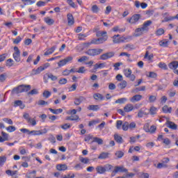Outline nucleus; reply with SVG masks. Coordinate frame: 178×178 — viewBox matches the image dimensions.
Here are the masks:
<instances>
[{
	"mask_svg": "<svg viewBox=\"0 0 178 178\" xmlns=\"http://www.w3.org/2000/svg\"><path fill=\"white\" fill-rule=\"evenodd\" d=\"M43 97L44 98H49V97H51V92L48 90H44L43 92Z\"/></svg>",
	"mask_w": 178,
	"mask_h": 178,
	"instance_id": "nucleus-59",
	"label": "nucleus"
},
{
	"mask_svg": "<svg viewBox=\"0 0 178 178\" xmlns=\"http://www.w3.org/2000/svg\"><path fill=\"white\" fill-rule=\"evenodd\" d=\"M168 127L169 129H172V130H177V124H175V122L168 121Z\"/></svg>",
	"mask_w": 178,
	"mask_h": 178,
	"instance_id": "nucleus-28",
	"label": "nucleus"
},
{
	"mask_svg": "<svg viewBox=\"0 0 178 178\" xmlns=\"http://www.w3.org/2000/svg\"><path fill=\"white\" fill-rule=\"evenodd\" d=\"M88 111H93L94 112H97V111H99V106L98 105H89L88 106Z\"/></svg>",
	"mask_w": 178,
	"mask_h": 178,
	"instance_id": "nucleus-24",
	"label": "nucleus"
},
{
	"mask_svg": "<svg viewBox=\"0 0 178 178\" xmlns=\"http://www.w3.org/2000/svg\"><path fill=\"white\" fill-rule=\"evenodd\" d=\"M118 87H120L121 90H123V88H126V87H127V81H122V82L118 84Z\"/></svg>",
	"mask_w": 178,
	"mask_h": 178,
	"instance_id": "nucleus-40",
	"label": "nucleus"
},
{
	"mask_svg": "<svg viewBox=\"0 0 178 178\" xmlns=\"http://www.w3.org/2000/svg\"><path fill=\"white\" fill-rule=\"evenodd\" d=\"M118 37H120V35H115L113 37V42L114 43V44H120V42H124V40H126V39H119V38H118Z\"/></svg>",
	"mask_w": 178,
	"mask_h": 178,
	"instance_id": "nucleus-15",
	"label": "nucleus"
},
{
	"mask_svg": "<svg viewBox=\"0 0 178 178\" xmlns=\"http://www.w3.org/2000/svg\"><path fill=\"white\" fill-rule=\"evenodd\" d=\"M84 101H86V97L83 96H79V97L74 99V104L76 106H79V105H80L81 102H84Z\"/></svg>",
	"mask_w": 178,
	"mask_h": 178,
	"instance_id": "nucleus-12",
	"label": "nucleus"
},
{
	"mask_svg": "<svg viewBox=\"0 0 178 178\" xmlns=\"http://www.w3.org/2000/svg\"><path fill=\"white\" fill-rule=\"evenodd\" d=\"M144 58L145 59H147V60H152L154 58V54H152L149 55V53L147 51Z\"/></svg>",
	"mask_w": 178,
	"mask_h": 178,
	"instance_id": "nucleus-35",
	"label": "nucleus"
},
{
	"mask_svg": "<svg viewBox=\"0 0 178 178\" xmlns=\"http://www.w3.org/2000/svg\"><path fill=\"white\" fill-rule=\"evenodd\" d=\"M93 98L98 101V99H100V101H104L105 99V97L100 93H95L93 95Z\"/></svg>",
	"mask_w": 178,
	"mask_h": 178,
	"instance_id": "nucleus-25",
	"label": "nucleus"
},
{
	"mask_svg": "<svg viewBox=\"0 0 178 178\" xmlns=\"http://www.w3.org/2000/svg\"><path fill=\"white\" fill-rule=\"evenodd\" d=\"M1 136L3 141H8L9 140V134H8L6 132H1Z\"/></svg>",
	"mask_w": 178,
	"mask_h": 178,
	"instance_id": "nucleus-43",
	"label": "nucleus"
},
{
	"mask_svg": "<svg viewBox=\"0 0 178 178\" xmlns=\"http://www.w3.org/2000/svg\"><path fill=\"white\" fill-rule=\"evenodd\" d=\"M22 2H29L25 3L24 5H33V3H35V0H21Z\"/></svg>",
	"mask_w": 178,
	"mask_h": 178,
	"instance_id": "nucleus-54",
	"label": "nucleus"
},
{
	"mask_svg": "<svg viewBox=\"0 0 178 178\" xmlns=\"http://www.w3.org/2000/svg\"><path fill=\"white\" fill-rule=\"evenodd\" d=\"M147 77H149L150 79H156L158 74L154 72H150L146 74Z\"/></svg>",
	"mask_w": 178,
	"mask_h": 178,
	"instance_id": "nucleus-37",
	"label": "nucleus"
},
{
	"mask_svg": "<svg viewBox=\"0 0 178 178\" xmlns=\"http://www.w3.org/2000/svg\"><path fill=\"white\" fill-rule=\"evenodd\" d=\"M159 67L163 69L164 70H168V65L165 63H159Z\"/></svg>",
	"mask_w": 178,
	"mask_h": 178,
	"instance_id": "nucleus-51",
	"label": "nucleus"
},
{
	"mask_svg": "<svg viewBox=\"0 0 178 178\" xmlns=\"http://www.w3.org/2000/svg\"><path fill=\"white\" fill-rule=\"evenodd\" d=\"M115 155L118 159H120L124 156V152H123V151L118 150L115 152Z\"/></svg>",
	"mask_w": 178,
	"mask_h": 178,
	"instance_id": "nucleus-32",
	"label": "nucleus"
},
{
	"mask_svg": "<svg viewBox=\"0 0 178 178\" xmlns=\"http://www.w3.org/2000/svg\"><path fill=\"white\" fill-rule=\"evenodd\" d=\"M86 37H87V34L79 33L78 35V39L81 41L86 40V39H84V38H86Z\"/></svg>",
	"mask_w": 178,
	"mask_h": 178,
	"instance_id": "nucleus-58",
	"label": "nucleus"
},
{
	"mask_svg": "<svg viewBox=\"0 0 178 178\" xmlns=\"http://www.w3.org/2000/svg\"><path fill=\"white\" fill-rule=\"evenodd\" d=\"M6 129L7 131H8V133H13V131H16V127H15L14 126H9Z\"/></svg>",
	"mask_w": 178,
	"mask_h": 178,
	"instance_id": "nucleus-47",
	"label": "nucleus"
},
{
	"mask_svg": "<svg viewBox=\"0 0 178 178\" xmlns=\"http://www.w3.org/2000/svg\"><path fill=\"white\" fill-rule=\"evenodd\" d=\"M118 172L121 173H126L127 172V169L123 166H115L113 170V173H118Z\"/></svg>",
	"mask_w": 178,
	"mask_h": 178,
	"instance_id": "nucleus-11",
	"label": "nucleus"
},
{
	"mask_svg": "<svg viewBox=\"0 0 178 178\" xmlns=\"http://www.w3.org/2000/svg\"><path fill=\"white\" fill-rule=\"evenodd\" d=\"M150 115H156V108L152 106L149 110Z\"/></svg>",
	"mask_w": 178,
	"mask_h": 178,
	"instance_id": "nucleus-60",
	"label": "nucleus"
},
{
	"mask_svg": "<svg viewBox=\"0 0 178 178\" xmlns=\"http://www.w3.org/2000/svg\"><path fill=\"white\" fill-rule=\"evenodd\" d=\"M41 72H44V71L42 70V67L40 66L38 67L36 70L35 69L32 70V74L33 76H36V74H40Z\"/></svg>",
	"mask_w": 178,
	"mask_h": 178,
	"instance_id": "nucleus-27",
	"label": "nucleus"
},
{
	"mask_svg": "<svg viewBox=\"0 0 178 178\" xmlns=\"http://www.w3.org/2000/svg\"><path fill=\"white\" fill-rule=\"evenodd\" d=\"M134 110V106L131 104H127L124 107V111L129 113L131 112V111Z\"/></svg>",
	"mask_w": 178,
	"mask_h": 178,
	"instance_id": "nucleus-16",
	"label": "nucleus"
},
{
	"mask_svg": "<svg viewBox=\"0 0 178 178\" xmlns=\"http://www.w3.org/2000/svg\"><path fill=\"white\" fill-rule=\"evenodd\" d=\"M127 101V98L126 97H122L117 99L115 101V104H124Z\"/></svg>",
	"mask_w": 178,
	"mask_h": 178,
	"instance_id": "nucleus-44",
	"label": "nucleus"
},
{
	"mask_svg": "<svg viewBox=\"0 0 178 178\" xmlns=\"http://www.w3.org/2000/svg\"><path fill=\"white\" fill-rule=\"evenodd\" d=\"M162 111L164 113H172V108L165 105L162 108Z\"/></svg>",
	"mask_w": 178,
	"mask_h": 178,
	"instance_id": "nucleus-29",
	"label": "nucleus"
},
{
	"mask_svg": "<svg viewBox=\"0 0 178 178\" xmlns=\"http://www.w3.org/2000/svg\"><path fill=\"white\" fill-rule=\"evenodd\" d=\"M49 111H50L51 113H54V115H59V113H62L63 112V110L62 108L54 109L49 108Z\"/></svg>",
	"mask_w": 178,
	"mask_h": 178,
	"instance_id": "nucleus-23",
	"label": "nucleus"
},
{
	"mask_svg": "<svg viewBox=\"0 0 178 178\" xmlns=\"http://www.w3.org/2000/svg\"><path fill=\"white\" fill-rule=\"evenodd\" d=\"M94 136L92 135H87L85 138H84V141H86V143H88V141H90V140H93Z\"/></svg>",
	"mask_w": 178,
	"mask_h": 178,
	"instance_id": "nucleus-57",
	"label": "nucleus"
},
{
	"mask_svg": "<svg viewBox=\"0 0 178 178\" xmlns=\"http://www.w3.org/2000/svg\"><path fill=\"white\" fill-rule=\"evenodd\" d=\"M62 178H74V174H67V175H64L62 177Z\"/></svg>",
	"mask_w": 178,
	"mask_h": 178,
	"instance_id": "nucleus-64",
	"label": "nucleus"
},
{
	"mask_svg": "<svg viewBox=\"0 0 178 178\" xmlns=\"http://www.w3.org/2000/svg\"><path fill=\"white\" fill-rule=\"evenodd\" d=\"M102 52H104V50L102 49H89L88 51H85V54L89 56H97L102 54Z\"/></svg>",
	"mask_w": 178,
	"mask_h": 178,
	"instance_id": "nucleus-4",
	"label": "nucleus"
},
{
	"mask_svg": "<svg viewBox=\"0 0 178 178\" xmlns=\"http://www.w3.org/2000/svg\"><path fill=\"white\" fill-rule=\"evenodd\" d=\"M112 168H113V166H112L111 165L106 164L104 166L102 165L97 166L95 168V170L97 173H98L99 175H104V173L106 172H109V170H111Z\"/></svg>",
	"mask_w": 178,
	"mask_h": 178,
	"instance_id": "nucleus-3",
	"label": "nucleus"
},
{
	"mask_svg": "<svg viewBox=\"0 0 178 178\" xmlns=\"http://www.w3.org/2000/svg\"><path fill=\"white\" fill-rule=\"evenodd\" d=\"M65 65H67L66 63V61L65 59L60 60L58 63V66L59 67H62V66H65Z\"/></svg>",
	"mask_w": 178,
	"mask_h": 178,
	"instance_id": "nucleus-55",
	"label": "nucleus"
},
{
	"mask_svg": "<svg viewBox=\"0 0 178 178\" xmlns=\"http://www.w3.org/2000/svg\"><path fill=\"white\" fill-rule=\"evenodd\" d=\"M108 35H105L104 37L99 38L97 39H92L91 40V44H94V45H99V44H104L105 41H107Z\"/></svg>",
	"mask_w": 178,
	"mask_h": 178,
	"instance_id": "nucleus-6",
	"label": "nucleus"
},
{
	"mask_svg": "<svg viewBox=\"0 0 178 178\" xmlns=\"http://www.w3.org/2000/svg\"><path fill=\"white\" fill-rule=\"evenodd\" d=\"M79 115H71L67 117L66 120H71V121H74V120H79Z\"/></svg>",
	"mask_w": 178,
	"mask_h": 178,
	"instance_id": "nucleus-42",
	"label": "nucleus"
},
{
	"mask_svg": "<svg viewBox=\"0 0 178 178\" xmlns=\"http://www.w3.org/2000/svg\"><path fill=\"white\" fill-rule=\"evenodd\" d=\"M97 37H104V35H108L105 31H98L96 32Z\"/></svg>",
	"mask_w": 178,
	"mask_h": 178,
	"instance_id": "nucleus-36",
	"label": "nucleus"
},
{
	"mask_svg": "<svg viewBox=\"0 0 178 178\" xmlns=\"http://www.w3.org/2000/svg\"><path fill=\"white\" fill-rule=\"evenodd\" d=\"M68 26H73L74 24V18L73 15L69 13L67 15Z\"/></svg>",
	"mask_w": 178,
	"mask_h": 178,
	"instance_id": "nucleus-14",
	"label": "nucleus"
},
{
	"mask_svg": "<svg viewBox=\"0 0 178 178\" xmlns=\"http://www.w3.org/2000/svg\"><path fill=\"white\" fill-rule=\"evenodd\" d=\"M92 44V43H91V41L90 42H84L78 46L77 48H80V51H83L84 48H88V47H90V45H91Z\"/></svg>",
	"mask_w": 178,
	"mask_h": 178,
	"instance_id": "nucleus-21",
	"label": "nucleus"
},
{
	"mask_svg": "<svg viewBox=\"0 0 178 178\" xmlns=\"http://www.w3.org/2000/svg\"><path fill=\"white\" fill-rule=\"evenodd\" d=\"M141 19V15L140 14H135L131 17L127 18V21L130 24H137L138 23V20Z\"/></svg>",
	"mask_w": 178,
	"mask_h": 178,
	"instance_id": "nucleus-5",
	"label": "nucleus"
},
{
	"mask_svg": "<svg viewBox=\"0 0 178 178\" xmlns=\"http://www.w3.org/2000/svg\"><path fill=\"white\" fill-rule=\"evenodd\" d=\"M156 131V126L155 125H152L150 127H149V132L148 133H150V134H154V133Z\"/></svg>",
	"mask_w": 178,
	"mask_h": 178,
	"instance_id": "nucleus-45",
	"label": "nucleus"
},
{
	"mask_svg": "<svg viewBox=\"0 0 178 178\" xmlns=\"http://www.w3.org/2000/svg\"><path fill=\"white\" fill-rule=\"evenodd\" d=\"M114 56L115 51H109L102 54L99 57V59L100 60H108V59H111V58H113Z\"/></svg>",
	"mask_w": 178,
	"mask_h": 178,
	"instance_id": "nucleus-8",
	"label": "nucleus"
},
{
	"mask_svg": "<svg viewBox=\"0 0 178 178\" xmlns=\"http://www.w3.org/2000/svg\"><path fill=\"white\" fill-rule=\"evenodd\" d=\"M14 53L13 54V58L15 59V62H20V49H19V47H14Z\"/></svg>",
	"mask_w": 178,
	"mask_h": 178,
	"instance_id": "nucleus-10",
	"label": "nucleus"
},
{
	"mask_svg": "<svg viewBox=\"0 0 178 178\" xmlns=\"http://www.w3.org/2000/svg\"><path fill=\"white\" fill-rule=\"evenodd\" d=\"M170 69H172V70H176L178 67V61H172L168 65Z\"/></svg>",
	"mask_w": 178,
	"mask_h": 178,
	"instance_id": "nucleus-26",
	"label": "nucleus"
},
{
	"mask_svg": "<svg viewBox=\"0 0 178 178\" xmlns=\"http://www.w3.org/2000/svg\"><path fill=\"white\" fill-rule=\"evenodd\" d=\"M115 127L118 129V130H121L123 127V121L117 120Z\"/></svg>",
	"mask_w": 178,
	"mask_h": 178,
	"instance_id": "nucleus-33",
	"label": "nucleus"
},
{
	"mask_svg": "<svg viewBox=\"0 0 178 178\" xmlns=\"http://www.w3.org/2000/svg\"><path fill=\"white\" fill-rule=\"evenodd\" d=\"M47 133H48V130L44 128L41 130L30 131L29 136H42V134H47Z\"/></svg>",
	"mask_w": 178,
	"mask_h": 178,
	"instance_id": "nucleus-9",
	"label": "nucleus"
},
{
	"mask_svg": "<svg viewBox=\"0 0 178 178\" xmlns=\"http://www.w3.org/2000/svg\"><path fill=\"white\" fill-rule=\"evenodd\" d=\"M55 49H56V46H53L51 48L47 49V51L44 54V56H48V55H51L55 52Z\"/></svg>",
	"mask_w": 178,
	"mask_h": 178,
	"instance_id": "nucleus-22",
	"label": "nucleus"
},
{
	"mask_svg": "<svg viewBox=\"0 0 178 178\" xmlns=\"http://www.w3.org/2000/svg\"><path fill=\"white\" fill-rule=\"evenodd\" d=\"M44 22L47 23V24H48V26H52V24L55 23V20H54V19L49 18V17L44 18Z\"/></svg>",
	"mask_w": 178,
	"mask_h": 178,
	"instance_id": "nucleus-30",
	"label": "nucleus"
},
{
	"mask_svg": "<svg viewBox=\"0 0 178 178\" xmlns=\"http://www.w3.org/2000/svg\"><path fill=\"white\" fill-rule=\"evenodd\" d=\"M6 162V157L5 156H0V166H3Z\"/></svg>",
	"mask_w": 178,
	"mask_h": 178,
	"instance_id": "nucleus-49",
	"label": "nucleus"
},
{
	"mask_svg": "<svg viewBox=\"0 0 178 178\" xmlns=\"http://www.w3.org/2000/svg\"><path fill=\"white\" fill-rule=\"evenodd\" d=\"M22 41V38L20 36H17L16 39L13 40V44H19Z\"/></svg>",
	"mask_w": 178,
	"mask_h": 178,
	"instance_id": "nucleus-62",
	"label": "nucleus"
},
{
	"mask_svg": "<svg viewBox=\"0 0 178 178\" xmlns=\"http://www.w3.org/2000/svg\"><path fill=\"white\" fill-rule=\"evenodd\" d=\"M165 33V30H163V29L160 28L159 29H157V31H156V35H162V34Z\"/></svg>",
	"mask_w": 178,
	"mask_h": 178,
	"instance_id": "nucleus-50",
	"label": "nucleus"
},
{
	"mask_svg": "<svg viewBox=\"0 0 178 178\" xmlns=\"http://www.w3.org/2000/svg\"><path fill=\"white\" fill-rule=\"evenodd\" d=\"M56 169L59 171L67 170V165L66 164H58L56 165Z\"/></svg>",
	"mask_w": 178,
	"mask_h": 178,
	"instance_id": "nucleus-19",
	"label": "nucleus"
},
{
	"mask_svg": "<svg viewBox=\"0 0 178 178\" xmlns=\"http://www.w3.org/2000/svg\"><path fill=\"white\" fill-rule=\"evenodd\" d=\"M14 106H20L21 109L24 108V105H23V102H22V100H16L14 102Z\"/></svg>",
	"mask_w": 178,
	"mask_h": 178,
	"instance_id": "nucleus-31",
	"label": "nucleus"
},
{
	"mask_svg": "<svg viewBox=\"0 0 178 178\" xmlns=\"http://www.w3.org/2000/svg\"><path fill=\"white\" fill-rule=\"evenodd\" d=\"M31 90V86L30 85H21L17 88H15L12 90L13 94H21V92H27Z\"/></svg>",
	"mask_w": 178,
	"mask_h": 178,
	"instance_id": "nucleus-2",
	"label": "nucleus"
},
{
	"mask_svg": "<svg viewBox=\"0 0 178 178\" xmlns=\"http://www.w3.org/2000/svg\"><path fill=\"white\" fill-rule=\"evenodd\" d=\"M123 73L125 76V77H127L131 80V81H134L136 80V76L134 74H132L133 72L130 68H127L123 70Z\"/></svg>",
	"mask_w": 178,
	"mask_h": 178,
	"instance_id": "nucleus-7",
	"label": "nucleus"
},
{
	"mask_svg": "<svg viewBox=\"0 0 178 178\" xmlns=\"http://www.w3.org/2000/svg\"><path fill=\"white\" fill-rule=\"evenodd\" d=\"M152 24V21L151 20H147L143 23L142 25V27L140 28H137L135 30V32L134 33V37H140V35H143L144 33L148 32L149 30V26Z\"/></svg>",
	"mask_w": 178,
	"mask_h": 178,
	"instance_id": "nucleus-1",
	"label": "nucleus"
},
{
	"mask_svg": "<svg viewBox=\"0 0 178 178\" xmlns=\"http://www.w3.org/2000/svg\"><path fill=\"white\" fill-rule=\"evenodd\" d=\"M91 10L93 13H97L99 12V8H98V6L97 5H93L92 6Z\"/></svg>",
	"mask_w": 178,
	"mask_h": 178,
	"instance_id": "nucleus-46",
	"label": "nucleus"
},
{
	"mask_svg": "<svg viewBox=\"0 0 178 178\" xmlns=\"http://www.w3.org/2000/svg\"><path fill=\"white\" fill-rule=\"evenodd\" d=\"M64 60H65V63H72V60H73V57L72 56H69L67 57H66L65 58H64Z\"/></svg>",
	"mask_w": 178,
	"mask_h": 178,
	"instance_id": "nucleus-53",
	"label": "nucleus"
},
{
	"mask_svg": "<svg viewBox=\"0 0 178 178\" xmlns=\"http://www.w3.org/2000/svg\"><path fill=\"white\" fill-rule=\"evenodd\" d=\"M47 77H48V79H51L52 80V81H56V80H58V76H54L52 74H48Z\"/></svg>",
	"mask_w": 178,
	"mask_h": 178,
	"instance_id": "nucleus-52",
	"label": "nucleus"
},
{
	"mask_svg": "<svg viewBox=\"0 0 178 178\" xmlns=\"http://www.w3.org/2000/svg\"><path fill=\"white\" fill-rule=\"evenodd\" d=\"M142 99H143V95H135L134 97L129 99V101H131L132 103L134 104V102H138L139 101H141Z\"/></svg>",
	"mask_w": 178,
	"mask_h": 178,
	"instance_id": "nucleus-13",
	"label": "nucleus"
},
{
	"mask_svg": "<svg viewBox=\"0 0 178 178\" xmlns=\"http://www.w3.org/2000/svg\"><path fill=\"white\" fill-rule=\"evenodd\" d=\"M114 140L116 143H118V144H122L123 143V138L118 134H114Z\"/></svg>",
	"mask_w": 178,
	"mask_h": 178,
	"instance_id": "nucleus-20",
	"label": "nucleus"
},
{
	"mask_svg": "<svg viewBox=\"0 0 178 178\" xmlns=\"http://www.w3.org/2000/svg\"><path fill=\"white\" fill-rule=\"evenodd\" d=\"M36 173H37V171L33 170V171L30 172L29 173H27V174L26 175V177H27V178H33V177H35Z\"/></svg>",
	"mask_w": 178,
	"mask_h": 178,
	"instance_id": "nucleus-39",
	"label": "nucleus"
},
{
	"mask_svg": "<svg viewBox=\"0 0 178 178\" xmlns=\"http://www.w3.org/2000/svg\"><path fill=\"white\" fill-rule=\"evenodd\" d=\"M104 67H105V63H96L94 65L95 70H97V69H104Z\"/></svg>",
	"mask_w": 178,
	"mask_h": 178,
	"instance_id": "nucleus-34",
	"label": "nucleus"
},
{
	"mask_svg": "<svg viewBox=\"0 0 178 178\" xmlns=\"http://www.w3.org/2000/svg\"><path fill=\"white\" fill-rule=\"evenodd\" d=\"M109 155H111V154L108 152H103L99 155L98 159H108V158H109Z\"/></svg>",
	"mask_w": 178,
	"mask_h": 178,
	"instance_id": "nucleus-17",
	"label": "nucleus"
},
{
	"mask_svg": "<svg viewBox=\"0 0 178 178\" xmlns=\"http://www.w3.org/2000/svg\"><path fill=\"white\" fill-rule=\"evenodd\" d=\"M35 119V117H34L33 118H31L27 122L28 123H29V124H31L32 126H35L37 124V120Z\"/></svg>",
	"mask_w": 178,
	"mask_h": 178,
	"instance_id": "nucleus-38",
	"label": "nucleus"
},
{
	"mask_svg": "<svg viewBox=\"0 0 178 178\" xmlns=\"http://www.w3.org/2000/svg\"><path fill=\"white\" fill-rule=\"evenodd\" d=\"M13 62L12 58L8 59L6 62V66H7V67H12V66H13Z\"/></svg>",
	"mask_w": 178,
	"mask_h": 178,
	"instance_id": "nucleus-41",
	"label": "nucleus"
},
{
	"mask_svg": "<svg viewBox=\"0 0 178 178\" xmlns=\"http://www.w3.org/2000/svg\"><path fill=\"white\" fill-rule=\"evenodd\" d=\"M113 31H114V32H116V31H119V33H123V32H124V29H119V26H114L113 28Z\"/></svg>",
	"mask_w": 178,
	"mask_h": 178,
	"instance_id": "nucleus-56",
	"label": "nucleus"
},
{
	"mask_svg": "<svg viewBox=\"0 0 178 178\" xmlns=\"http://www.w3.org/2000/svg\"><path fill=\"white\" fill-rule=\"evenodd\" d=\"M92 143H97V144L99 145H102V144H104V140L98 137H93V140L91 142V144H92Z\"/></svg>",
	"mask_w": 178,
	"mask_h": 178,
	"instance_id": "nucleus-18",
	"label": "nucleus"
},
{
	"mask_svg": "<svg viewBox=\"0 0 178 178\" xmlns=\"http://www.w3.org/2000/svg\"><path fill=\"white\" fill-rule=\"evenodd\" d=\"M140 178H149V175L148 173H141L140 175Z\"/></svg>",
	"mask_w": 178,
	"mask_h": 178,
	"instance_id": "nucleus-63",
	"label": "nucleus"
},
{
	"mask_svg": "<svg viewBox=\"0 0 178 178\" xmlns=\"http://www.w3.org/2000/svg\"><path fill=\"white\" fill-rule=\"evenodd\" d=\"M122 129L124 131H127V130H129V122H124L122 124Z\"/></svg>",
	"mask_w": 178,
	"mask_h": 178,
	"instance_id": "nucleus-48",
	"label": "nucleus"
},
{
	"mask_svg": "<svg viewBox=\"0 0 178 178\" xmlns=\"http://www.w3.org/2000/svg\"><path fill=\"white\" fill-rule=\"evenodd\" d=\"M143 130L146 133H148L149 131V124H148V123L145 124V125L143 127Z\"/></svg>",
	"mask_w": 178,
	"mask_h": 178,
	"instance_id": "nucleus-61",
	"label": "nucleus"
}]
</instances>
